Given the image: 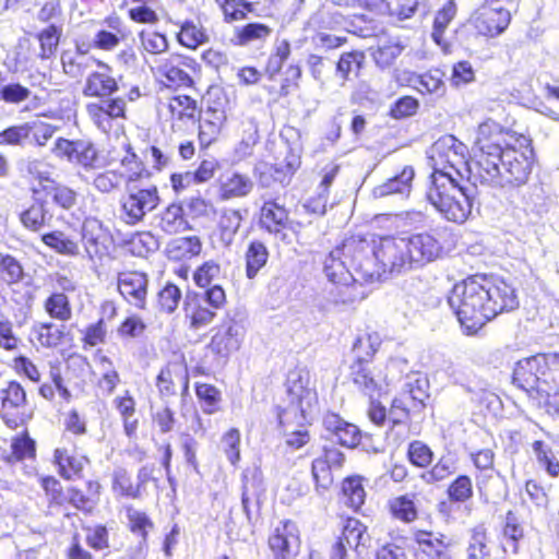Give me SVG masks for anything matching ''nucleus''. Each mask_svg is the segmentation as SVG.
<instances>
[{
  "label": "nucleus",
  "mask_w": 559,
  "mask_h": 559,
  "mask_svg": "<svg viewBox=\"0 0 559 559\" xmlns=\"http://www.w3.org/2000/svg\"><path fill=\"white\" fill-rule=\"evenodd\" d=\"M530 136L484 121L474 141V171L480 183L491 187H520L530 179L534 165Z\"/></svg>",
  "instance_id": "obj_1"
},
{
  "label": "nucleus",
  "mask_w": 559,
  "mask_h": 559,
  "mask_svg": "<svg viewBox=\"0 0 559 559\" xmlns=\"http://www.w3.org/2000/svg\"><path fill=\"white\" fill-rule=\"evenodd\" d=\"M448 304L465 335L474 336L491 320L519 307L516 290L501 277L474 274L455 283Z\"/></svg>",
  "instance_id": "obj_2"
},
{
  "label": "nucleus",
  "mask_w": 559,
  "mask_h": 559,
  "mask_svg": "<svg viewBox=\"0 0 559 559\" xmlns=\"http://www.w3.org/2000/svg\"><path fill=\"white\" fill-rule=\"evenodd\" d=\"M512 382L536 407L559 418V353H539L519 360Z\"/></svg>",
  "instance_id": "obj_3"
},
{
  "label": "nucleus",
  "mask_w": 559,
  "mask_h": 559,
  "mask_svg": "<svg viewBox=\"0 0 559 559\" xmlns=\"http://www.w3.org/2000/svg\"><path fill=\"white\" fill-rule=\"evenodd\" d=\"M381 259V267L390 272L419 269L442 258L443 242L432 231H420L407 237L385 235L376 249Z\"/></svg>",
  "instance_id": "obj_4"
},
{
  "label": "nucleus",
  "mask_w": 559,
  "mask_h": 559,
  "mask_svg": "<svg viewBox=\"0 0 559 559\" xmlns=\"http://www.w3.org/2000/svg\"><path fill=\"white\" fill-rule=\"evenodd\" d=\"M426 200L448 222L465 223L472 215L474 197L465 186V176L428 178Z\"/></svg>",
  "instance_id": "obj_5"
},
{
  "label": "nucleus",
  "mask_w": 559,
  "mask_h": 559,
  "mask_svg": "<svg viewBox=\"0 0 559 559\" xmlns=\"http://www.w3.org/2000/svg\"><path fill=\"white\" fill-rule=\"evenodd\" d=\"M381 345V340L376 333L359 334L352 347V362L348 377L362 393L371 399L380 395L388 384L386 373L374 365V356Z\"/></svg>",
  "instance_id": "obj_6"
},
{
  "label": "nucleus",
  "mask_w": 559,
  "mask_h": 559,
  "mask_svg": "<svg viewBox=\"0 0 559 559\" xmlns=\"http://www.w3.org/2000/svg\"><path fill=\"white\" fill-rule=\"evenodd\" d=\"M156 111L174 135L186 136L202 118L203 104L195 95L170 87V92L158 99Z\"/></svg>",
  "instance_id": "obj_7"
},
{
  "label": "nucleus",
  "mask_w": 559,
  "mask_h": 559,
  "mask_svg": "<svg viewBox=\"0 0 559 559\" xmlns=\"http://www.w3.org/2000/svg\"><path fill=\"white\" fill-rule=\"evenodd\" d=\"M324 273L333 287L330 297L335 305H353L366 297L365 281H359L341 249L334 247L324 261Z\"/></svg>",
  "instance_id": "obj_8"
},
{
  "label": "nucleus",
  "mask_w": 559,
  "mask_h": 559,
  "mask_svg": "<svg viewBox=\"0 0 559 559\" xmlns=\"http://www.w3.org/2000/svg\"><path fill=\"white\" fill-rule=\"evenodd\" d=\"M227 294L216 284L203 290H188L182 300V320L189 331L197 332L210 325L217 312L227 305Z\"/></svg>",
  "instance_id": "obj_9"
},
{
  "label": "nucleus",
  "mask_w": 559,
  "mask_h": 559,
  "mask_svg": "<svg viewBox=\"0 0 559 559\" xmlns=\"http://www.w3.org/2000/svg\"><path fill=\"white\" fill-rule=\"evenodd\" d=\"M383 236L352 234L345 237L337 247L345 255V260L359 281L372 283L380 276L378 264L381 259L377 254V247Z\"/></svg>",
  "instance_id": "obj_10"
},
{
  "label": "nucleus",
  "mask_w": 559,
  "mask_h": 559,
  "mask_svg": "<svg viewBox=\"0 0 559 559\" xmlns=\"http://www.w3.org/2000/svg\"><path fill=\"white\" fill-rule=\"evenodd\" d=\"M35 415L25 386L16 379L0 388V419L13 431L26 428Z\"/></svg>",
  "instance_id": "obj_11"
},
{
  "label": "nucleus",
  "mask_w": 559,
  "mask_h": 559,
  "mask_svg": "<svg viewBox=\"0 0 559 559\" xmlns=\"http://www.w3.org/2000/svg\"><path fill=\"white\" fill-rule=\"evenodd\" d=\"M469 150L465 143L452 134L440 138L432 146V171L428 178L435 176L453 177L464 176L463 169L468 165Z\"/></svg>",
  "instance_id": "obj_12"
},
{
  "label": "nucleus",
  "mask_w": 559,
  "mask_h": 559,
  "mask_svg": "<svg viewBox=\"0 0 559 559\" xmlns=\"http://www.w3.org/2000/svg\"><path fill=\"white\" fill-rule=\"evenodd\" d=\"M155 386L160 399L189 395V365L183 353H174L173 358L160 367L155 378Z\"/></svg>",
  "instance_id": "obj_13"
},
{
  "label": "nucleus",
  "mask_w": 559,
  "mask_h": 559,
  "mask_svg": "<svg viewBox=\"0 0 559 559\" xmlns=\"http://www.w3.org/2000/svg\"><path fill=\"white\" fill-rule=\"evenodd\" d=\"M160 203L158 188L155 185L126 188L120 198V216L127 225H136L147 213L157 209Z\"/></svg>",
  "instance_id": "obj_14"
},
{
  "label": "nucleus",
  "mask_w": 559,
  "mask_h": 559,
  "mask_svg": "<svg viewBox=\"0 0 559 559\" xmlns=\"http://www.w3.org/2000/svg\"><path fill=\"white\" fill-rule=\"evenodd\" d=\"M52 153L85 171H94L102 166V155L95 143L90 140L56 139Z\"/></svg>",
  "instance_id": "obj_15"
},
{
  "label": "nucleus",
  "mask_w": 559,
  "mask_h": 559,
  "mask_svg": "<svg viewBox=\"0 0 559 559\" xmlns=\"http://www.w3.org/2000/svg\"><path fill=\"white\" fill-rule=\"evenodd\" d=\"M411 540L413 559H454L452 539L443 532L416 527L412 530Z\"/></svg>",
  "instance_id": "obj_16"
},
{
  "label": "nucleus",
  "mask_w": 559,
  "mask_h": 559,
  "mask_svg": "<svg viewBox=\"0 0 559 559\" xmlns=\"http://www.w3.org/2000/svg\"><path fill=\"white\" fill-rule=\"evenodd\" d=\"M245 328L235 318L223 320L216 328L206 348L217 361H226L242 343Z\"/></svg>",
  "instance_id": "obj_17"
},
{
  "label": "nucleus",
  "mask_w": 559,
  "mask_h": 559,
  "mask_svg": "<svg viewBox=\"0 0 559 559\" xmlns=\"http://www.w3.org/2000/svg\"><path fill=\"white\" fill-rule=\"evenodd\" d=\"M33 183L29 191L34 198L51 197L52 203L66 211L71 210L78 203V192L71 187L57 181L48 171H33Z\"/></svg>",
  "instance_id": "obj_18"
},
{
  "label": "nucleus",
  "mask_w": 559,
  "mask_h": 559,
  "mask_svg": "<svg viewBox=\"0 0 559 559\" xmlns=\"http://www.w3.org/2000/svg\"><path fill=\"white\" fill-rule=\"evenodd\" d=\"M345 461V454L336 447H323L321 454L311 462V477L318 493H324L333 487V471L342 469Z\"/></svg>",
  "instance_id": "obj_19"
},
{
  "label": "nucleus",
  "mask_w": 559,
  "mask_h": 559,
  "mask_svg": "<svg viewBox=\"0 0 559 559\" xmlns=\"http://www.w3.org/2000/svg\"><path fill=\"white\" fill-rule=\"evenodd\" d=\"M154 465L144 464L136 472V480H133L132 474L126 467L118 466L111 475V490L120 498L141 499L146 485L155 480Z\"/></svg>",
  "instance_id": "obj_20"
},
{
  "label": "nucleus",
  "mask_w": 559,
  "mask_h": 559,
  "mask_svg": "<svg viewBox=\"0 0 559 559\" xmlns=\"http://www.w3.org/2000/svg\"><path fill=\"white\" fill-rule=\"evenodd\" d=\"M267 546L278 559H294L300 554L301 533L296 521L284 519L267 537Z\"/></svg>",
  "instance_id": "obj_21"
},
{
  "label": "nucleus",
  "mask_w": 559,
  "mask_h": 559,
  "mask_svg": "<svg viewBox=\"0 0 559 559\" xmlns=\"http://www.w3.org/2000/svg\"><path fill=\"white\" fill-rule=\"evenodd\" d=\"M183 68L193 73L201 71V64L195 58L183 53H173L159 64L158 72L165 79L168 92H170V87H195V80Z\"/></svg>",
  "instance_id": "obj_22"
},
{
  "label": "nucleus",
  "mask_w": 559,
  "mask_h": 559,
  "mask_svg": "<svg viewBox=\"0 0 559 559\" xmlns=\"http://www.w3.org/2000/svg\"><path fill=\"white\" fill-rule=\"evenodd\" d=\"M265 491L262 473L258 468L245 469L241 475V504L250 523L261 518Z\"/></svg>",
  "instance_id": "obj_23"
},
{
  "label": "nucleus",
  "mask_w": 559,
  "mask_h": 559,
  "mask_svg": "<svg viewBox=\"0 0 559 559\" xmlns=\"http://www.w3.org/2000/svg\"><path fill=\"white\" fill-rule=\"evenodd\" d=\"M286 392L289 404L299 409L302 418L318 403V393L311 384L310 376L301 369H293L286 378Z\"/></svg>",
  "instance_id": "obj_24"
},
{
  "label": "nucleus",
  "mask_w": 559,
  "mask_h": 559,
  "mask_svg": "<svg viewBox=\"0 0 559 559\" xmlns=\"http://www.w3.org/2000/svg\"><path fill=\"white\" fill-rule=\"evenodd\" d=\"M512 16L511 12L503 8H492L480 4L471 16V24L478 35L493 38L501 35L509 27Z\"/></svg>",
  "instance_id": "obj_25"
},
{
  "label": "nucleus",
  "mask_w": 559,
  "mask_h": 559,
  "mask_svg": "<svg viewBox=\"0 0 559 559\" xmlns=\"http://www.w3.org/2000/svg\"><path fill=\"white\" fill-rule=\"evenodd\" d=\"M148 275L143 271L123 270L117 274V289L121 297L139 310L146 309Z\"/></svg>",
  "instance_id": "obj_26"
},
{
  "label": "nucleus",
  "mask_w": 559,
  "mask_h": 559,
  "mask_svg": "<svg viewBox=\"0 0 559 559\" xmlns=\"http://www.w3.org/2000/svg\"><path fill=\"white\" fill-rule=\"evenodd\" d=\"M91 121L103 132H110L114 121L127 119V103L122 97H109L86 105Z\"/></svg>",
  "instance_id": "obj_27"
},
{
  "label": "nucleus",
  "mask_w": 559,
  "mask_h": 559,
  "mask_svg": "<svg viewBox=\"0 0 559 559\" xmlns=\"http://www.w3.org/2000/svg\"><path fill=\"white\" fill-rule=\"evenodd\" d=\"M258 225L261 230L285 240V231L293 228L289 210L277 199L265 200L258 212Z\"/></svg>",
  "instance_id": "obj_28"
},
{
  "label": "nucleus",
  "mask_w": 559,
  "mask_h": 559,
  "mask_svg": "<svg viewBox=\"0 0 559 559\" xmlns=\"http://www.w3.org/2000/svg\"><path fill=\"white\" fill-rule=\"evenodd\" d=\"M97 70L92 71L85 79L82 93L85 97L104 98L111 96L119 90L114 70L107 62L94 59Z\"/></svg>",
  "instance_id": "obj_29"
},
{
  "label": "nucleus",
  "mask_w": 559,
  "mask_h": 559,
  "mask_svg": "<svg viewBox=\"0 0 559 559\" xmlns=\"http://www.w3.org/2000/svg\"><path fill=\"white\" fill-rule=\"evenodd\" d=\"M52 463L58 475L69 481L83 478L85 468L91 464V459L86 454L78 453L74 445L72 450L62 445L53 450Z\"/></svg>",
  "instance_id": "obj_30"
},
{
  "label": "nucleus",
  "mask_w": 559,
  "mask_h": 559,
  "mask_svg": "<svg viewBox=\"0 0 559 559\" xmlns=\"http://www.w3.org/2000/svg\"><path fill=\"white\" fill-rule=\"evenodd\" d=\"M365 483L366 478L359 474L342 478L336 491L337 502L353 513H361L367 499Z\"/></svg>",
  "instance_id": "obj_31"
},
{
  "label": "nucleus",
  "mask_w": 559,
  "mask_h": 559,
  "mask_svg": "<svg viewBox=\"0 0 559 559\" xmlns=\"http://www.w3.org/2000/svg\"><path fill=\"white\" fill-rule=\"evenodd\" d=\"M126 188L143 179H150L152 174L143 159L135 153L130 143L122 145L119 164L114 168Z\"/></svg>",
  "instance_id": "obj_32"
},
{
  "label": "nucleus",
  "mask_w": 559,
  "mask_h": 559,
  "mask_svg": "<svg viewBox=\"0 0 559 559\" xmlns=\"http://www.w3.org/2000/svg\"><path fill=\"white\" fill-rule=\"evenodd\" d=\"M71 341V333L63 324L52 321L37 322L31 329V342L44 349H53Z\"/></svg>",
  "instance_id": "obj_33"
},
{
  "label": "nucleus",
  "mask_w": 559,
  "mask_h": 559,
  "mask_svg": "<svg viewBox=\"0 0 559 559\" xmlns=\"http://www.w3.org/2000/svg\"><path fill=\"white\" fill-rule=\"evenodd\" d=\"M102 489L98 479H87L84 488L71 485L68 487L67 507L71 506L83 514H91L99 503Z\"/></svg>",
  "instance_id": "obj_34"
},
{
  "label": "nucleus",
  "mask_w": 559,
  "mask_h": 559,
  "mask_svg": "<svg viewBox=\"0 0 559 559\" xmlns=\"http://www.w3.org/2000/svg\"><path fill=\"white\" fill-rule=\"evenodd\" d=\"M275 412L277 424L285 436V444L287 448L292 450H300L310 443L311 433L305 425H300L298 428L293 429L296 412H293L288 407L281 406H277Z\"/></svg>",
  "instance_id": "obj_35"
},
{
  "label": "nucleus",
  "mask_w": 559,
  "mask_h": 559,
  "mask_svg": "<svg viewBox=\"0 0 559 559\" xmlns=\"http://www.w3.org/2000/svg\"><path fill=\"white\" fill-rule=\"evenodd\" d=\"M112 406L117 412L123 428V433L129 440H136L140 428L138 416V403L130 390H124L112 400Z\"/></svg>",
  "instance_id": "obj_36"
},
{
  "label": "nucleus",
  "mask_w": 559,
  "mask_h": 559,
  "mask_svg": "<svg viewBox=\"0 0 559 559\" xmlns=\"http://www.w3.org/2000/svg\"><path fill=\"white\" fill-rule=\"evenodd\" d=\"M10 439V451L0 455L2 462L14 465L25 461H35L37 456V443L31 436L27 427Z\"/></svg>",
  "instance_id": "obj_37"
},
{
  "label": "nucleus",
  "mask_w": 559,
  "mask_h": 559,
  "mask_svg": "<svg viewBox=\"0 0 559 559\" xmlns=\"http://www.w3.org/2000/svg\"><path fill=\"white\" fill-rule=\"evenodd\" d=\"M406 43L401 36H388L378 39L374 47L370 48V56L376 67L381 70L389 69L406 49Z\"/></svg>",
  "instance_id": "obj_38"
},
{
  "label": "nucleus",
  "mask_w": 559,
  "mask_h": 559,
  "mask_svg": "<svg viewBox=\"0 0 559 559\" xmlns=\"http://www.w3.org/2000/svg\"><path fill=\"white\" fill-rule=\"evenodd\" d=\"M253 189L249 176L238 171L222 174L217 180V197L219 201H229L247 197Z\"/></svg>",
  "instance_id": "obj_39"
},
{
  "label": "nucleus",
  "mask_w": 559,
  "mask_h": 559,
  "mask_svg": "<svg viewBox=\"0 0 559 559\" xmlns=\"http://www.w3.org/2000/svg\"><path fill=\"white\" fill-rule=\"evenodd\" d=\"M414 179V167L412 165H406L396 175L376 186L373 194L377 198H385L394 194L408 197L413 189Z\"/></svg>",
  "instance_id": "obj_40"
},
{
  "label": "nucleus",
  "mask_w": 559,
  "mask_h": 559,
  "mask_svg": "<svg viewBox=\"0 0 559 559\" xmlns=\"http://www.w3.org/2000/svg\"><path fill=\"white\" fill-rule=\"evenodd\" d=\"M324 426L345 448L355 449L361 443V430L356 425L345 421L337 414H328L324 418Z\"/></svg>",
  "instance_id": "obj_41"
},
{
  "label": "nucleus",
  "mask_w": 559,
  "mask_h": 559,
  "mask_svg": "<svg viewBox=\"0 0 559 559\" xmlns=\"http://www.w3.org/2000/svg\"><path fill=\"white\" fill-rule=\"evenodd\" d=\"M416 493H403L386 501V511L391 519L403 524H412L419 519V509Z\"/></svg>",
  "instance_id": "obj_42"
},
{
  "label": "nucleus",
  "mask_w": 559,
  "mask_h": 559,
  "mask_svg": "<svg viewBox=\"0 0 559 559\" xmlns=\"http://www.w3.org/2000/svg\"><path fill=\"white\" fill-rule=\"evenodd\" d=\"M341 528L337 540L358 550L369 542L368 526L359 519L352 515H340Z\"/></svg>",
  "instance_id": "obj_43"
},
{
  "label": "nucleus",
  "mask_w": 559,
  "mask_h": 559,
  "mask_svg": "<svg viewBox=\"0 0 559 559\" xmlns=\"http://www.w3.org/2000/svg\"><path fill=\"white\" fill-rule=\"evenodd\" d=\"M457 14V5L454 0H448L437 10L431 31V39L448 53L451 44L445 39L444 33Z\"/></svg>",
  "instance_id": "obj_44"
},
{
  "label": "nucleus",
  "mask_w": 559,
  "mask_h": 559,
  "mask_svg": "<svg viewBox=\"0 0 559 559\" xmlns=\"http://www.w3.org/2000/svg\"><path fill=\"white\" fill-rule=\"evenodd\" d=\"M81 242L87 258L92 261L102 260L107 254L105 235L97 222H85L82 226Z\"/></svg>",
  "instance_id": "obj_45"
},
{
  "label": "nucleus",
  "mask_w": 559,
  "mask_h": 559,
  "mask_svg": "<svg viewBox=\"0 0 559 559\" xmlns=\"http://www.w3.org/2000/svg\"><path fill=\"white\" fill-rule=\"evenodd\" d=\"M202 241L199 236H183L170 241L166 249L169 261L183 263L198 258L202 252Z\"/></svg>",
  "instance_id": "obj_46"
},
{
  "label": "nucleus",
  "mask_w": 559,
  "mask_h": 559,
  "mask_svg": "<svg viewBox=\"0 0 559 559\" xmlns=\"http://www.w3.org/2000/svg\"><path fill=\"white\" fill-rule=\"evenodd\" d=\"M301 75V67L299 64L292 63L287 67L285 76L282 78L278 86L273 82L265 83L263 88L267 93L270 100L277 103L282 98H285L297 91L299 88Z\"/></svg>",
  "instance_id": "obj_47"
},
{
  "label": "nucleus",
  "mask_w": 559,
  "mask_h": 559,
  "mask_svg": "<svg viewBox=\"0 0 559 559\" xmlns=\"http://www.w3.org/2000/svg\"><path fill=\"white\" fill-rule=\"evenodd\" d=\"M243 222V215L239 209L224 207L218 215L215 230L218 239L225 246H229Z\"/></svg>",
  "instance_id": "obj_48"
},
{
  "label": "nucleus",
  "mask_w": 559,
  "mask_h": 559,
  "mask_svg": "<svg viewBox=\"0 0 559 559\" xmlns=\"http://www.w3.org/2000/svg\"><path fill=\"white\" fill-rule=\"evenodd\" d=\"M340 5L357 7L365 13L356 15V19L372 23L377 19L391 17L393 15L391 3L388 0H335Z\"/></svg>",
  "instance_id": "obj_49"
},
{
  "label": "nucleus",
  "mask_w": 559,
  "mask_h": 559,
  "mask_svg": "<svg viewBox=\"0 0 559 559\" xmlns=\"http://www.w3.org/2000/svg\"><path fill=\"white\" fill-rule=\"evenodd\" d=\"M178 44L189 50H197L210 40L206 28L192 20H186L180 24L176 34Z\"/></svg>",
  "instance_id": "obj_50"
},
{
  "label": "nucleus",
  "mask_w": 559,
  "mask_h": 559,
  "mask_svg": "<svg viewBox=\"0 0 559 559\" xmlns=\"http://www.w3.org/2000/svg\"><path fill=\"white\" fill-rule=\"evenodd\" d=\"M34 199V203L20 213L19 219L25 229L37 233L48 226L51 215L44 200L39 198Z\"/></svg>",
  "instance_id": "obj_51"
},
{
  "label": "nucleus",
  "mask_w": 559,
  "mask_h": 559,
  "mask_svg": "<svg viewBox=\"0 0 559 559\" xmlns=\"http://www.w3.org/2000/svg\"><path fill=\"white\" fill-rule=\"evenodd\" d=\"M213 119H204L200 118L198 126V144L200 151H207L212 144H214L222 130L223 122L225 120V114L223 110L213 109Z\"/></svg>",
  "instance_id": "obj_52"
},
{
  "label": "nucleus",
  "mask_w": 559,
  "mask_h": 559,
  "mask_svg": "<svg viewBox=\"0 0 559 559\" xmlns=\"http://www.w3.org/2000/svg\"><path fill=\"white\" fill-rule=\"evenodd\" d=\"M38 483L49 509L60 511L67 508L68 487H64L60 479L53 475H44L38 478Z\"/></svg>",
  "instance_id": "obj_53"
},
{
  "label": "nucleus",
  "mask_w": 559,
  "mask_h": 559,
  "mask_svg": "<svg viewBox=\"0 0 559 559\" xmlns=\"http://www.w3.org/2000/svg\"><path fill=\"white\" fill-rule=\"evenodd\" d=\"M272 34V28L261 22H249L234 31L233 43L246 47L253 43H264Z\"/></svg>",
  "instance_id": "obj_54"
},
{
  "label": "nucleus",
  "mask_w": 559,
  "mask_h": 559,
  "mask_svg": "<svg viewBox=\"0 0 559 559\" xmlns=\"http://www.w3.org/2000/svg\"><path fill=\"white\" fill-rule=\"evenodd\" d=\"M41 242L58 254L66 257H78L80 254L79 240L56 229L40 236Z\"/></svg>",
  "instance_id": "obj_55"
},
{
  "label": "nucleus",
  "mask_w": 559,
  "mask_h": 559,
  "mask_svg": "<svg viewBox=\"0 0 559 559\" xmlns=\"http://www.w3.org/2000/svg\"><path fill=\"white\" fill-rule=\"evenodd\" d=\"M43 308L50 319L68 322L73 317V307L64 293L52 292L43 302Z\"/></svg>",
  "instance_id": "obj_56"
},
{
  "label": "nucleus",
  "mask_w": 559,
  "mask_h": 559,
  "mask_svg": "<svg viewBox=\"0 0 559 559\" xmlns=\"http://www.w3.org/2000/svg\"><path fill=\"white\" fill-rule=\"evenodd\" d=\"M366 62V55L362 50H350L341 53L336 66V75L344 82L350 80V75L358 78Z\"/></svg>",
  "instance_id": "obj_57"
},
{
  "label": "nucleus",
  "mask_w": 559,
  "mask_h": 559,
  "mask_svg": "<svg viewBox=\"0 0 559 559\" xmlns=\"http://www.w3.org/2000/svg\"><path fill=\"white\" fill-rule=\"evenodd\" d=\"M340 173V166L332 164L329 169H324L322 179L319 183L320 193L317 198L308 200L306 209L312 213L324 214L330 194V188Z\"/></svg>",
  "instance_id": "obj_58"
},
{
  "label": "nucleus",
  "mask_w": 559,
  "mask_h": 559,
  "mask_svg": "<svg viewBox=\"0 0 559 559\" xmlns=\"http://www.w3.org/2000/svg\"><path fill=\"white\" fill-rule=\"evenodd\" d=\"M223 21L227 24L245 21L254 11V3L249 0H214Z\"/></svg>",
  "instance_id": "obj_59"
},
{
  "label": "nucleus",
  "mask_w": 559,
  "mask_h": 559,
  "mask_svg": "<svg viewBox=\"0 0 559 559\" xmlns=\"http://www.w3.org/2000/svg\"><path fill=\"white\" fill-rule=\"evenodd\" d=\"M467 559H489V536L484 524L475 525L469 531V540L466 548Z\"/></svg>",
  "instance_id": "obj_60"
},
{
  "label": "nucleus",
  "mask_w": 559,
  "mask_h": 559,
  "mask_svg": "<svg viewBox=\"0 0 559 559\" xmlns=\"http://www.w3.org/2000/svg\"><path fill=\"white\" fill-rule=\"evenodd\" d=\"M445 495L448 500L453 504L469 502L474 497L473 479L466 474L457 475L449 483Z\"/></svg>",
  "instance_id": "obj_61"
},
{
  "label": "nucleus",
  "mask_w": 559,
  "mask_h": 559,
  "mask_svg": "<svg viewBox=\"0 0 559 559\" xmlns=\"http://www.w3.org/2000/svg\"><path fill=\"white\" fill-rule=\"evenodd\" d=\"M411 82L420 94H443L445 91L443 72L438 68L429 69L421 74L415 75L411 79Z\"/></svg>",
  "instance_id": "obj_62"
},
{
  "label": "nucleus",
  "mask_w": 559,
  "mask_h": 559,
  "mask_svg": "<svg viewBox=\"0 0 559 559\" xmlns=\"http://www.w3.org/2000/svg\"><path fill=\"white\" fill-rule=\"evenodd\" d=\"M245 260L247 277L254 278L269 260L266 246L260 240L250 241L245 253Z\"/></svg>",
  "instance_id": "obj_63"
},
{
  "label": "nucleus",
  "mask_w": 559,
  "mask_h": 559,
  "mask_svg": "<svg viewBox=\"0 0 559 559\" xmlns=\"http://www.w3.org/2000/svg\"><path fill=\"white\" fill-rule=\"evenodd\" d=\"M195 395L203 412L207 415L215 414L222 409V392L214 384L197 382L194 384Z\"/></svg>",
  "instance_id": "obj_64"
}]
</instances>
